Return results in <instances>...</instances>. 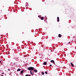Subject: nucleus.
I'll return each mask as SVG.
<instances>
[{"mask_svg": "<svg viewBox=\"0 0 76 76\" xmlns=\"http://www.w3.org/2000/svg\"><path fill=\"white\" fill-rule=\"evenodd\" d=\"M8 70L9 71H10V69H8Z\"/></svg>", "mask_w": 76, "mask_h": 76, "instance_id": "16", "label": "nucleus"}, {"mask_svg": "<svg viewBox=\"0 0 76 76\" xmlns=\"http://www.w3.org/2000/svg\"><path fill=\"white\" fill-rule=\"evenodd\" d=\"M23 70H22L21 71L20 73L21 74H23Z\"/></svg>", "mask_w": 76, "mask_h": 76, "instance_id": "5", "label": "nucleus"}, {"mask_svg": "<svg viewBox=\"0 0 76 76\" xmlns=\"http://www.w3.org/2000/svg\"><path fill=\"white\" fill-rule=\"evenodd\" d=\"M0 46H1V45H0Z\"/></svg>", "mask_w": 76, "mask_h": 76, "instance_id": "21", "label": "nucleus"}, {"mask_svg": "<svg viewBox=\"0 0 76 76\" xmlns=\"http://www.w3.org/2000/svg\"><path fill=\"white\" fill-rule=\"evenodd\" d=\"M1 76H4V75H1Z\"/></svg>", "mask_w": 76, "mask_h": 76, "instance_id": "20", "label": "nucleus"}, {"mask_svg": "<svg viewBox=\"0 0 76 76\" xmlns=\"http://www.w3.org/2000/svg\"><path fill=\"white\" fill-rule=\"evenodd\" d=\"M57 18L58 19V22H59V21H60V20H59V17H58Z\"/></svg>", "mask_w": 76, "mask_h": 76, "instance_id": "9", "label": "nucleus"}, {"mask_svg": "<svg viewBox=\"0 0 76 76\" xmlns=\"http://www.w3.org/2000/svg\"><path fill=\"white\" fill-rule=\"evenodd\" d=\"M45 74L46 75H47V72L46 71L45 72Z\"/></svg>", "mask_w": 76, "mask_h": 76, "instance_id": "14", "label": "nucleus"}, {"mask_svg": "<svg viewBox=\"0 0 76 76\" xmlns=\"http://www.w3.org/2000/svg\"><path fill=\"white\" fill-rule=\"evenodd\" d=\"M34 72H38V71L36 70H34Z\"/></svg>", "mask_w": 76, "mask_h": 76, "instance_id": "12", "label": "nucleus"}, {"mask_svg": "<svg viewBox=\"0 0 76 76\" xmlns=\"http://www.w3.org/2000/svg\"><path fill=\"white\" fill-rule=\"evenodd\" d=\"M50 62L51 63H53V64H54V63H55V62H54V60H51L50 61Z\"/></svg>", "mask_w": 76, "mask_h": 76, "instance_id": "2", "label": "nucleus"}, {"mask_svg": "<svg viewBox=\"0 0 76 76\" xmlns=\"http://www.w3.org/2000/svg\"><path fill=\"white\" fill-rule=\"evenodd\" d=\"M47 64V62H45L43 63V65H46Z\"/></svg>", "mask_w": 76, "mask_h": 76, "instance_id": "4", "label": "nucleus"}, {"mask_svg": "<svg viewBox=\"0 0 76 76\" xmlns=\"http://www.w3.org/2000/svg\"><path fill=\"white\" fill-rule=\"evenodd\" d=\"M28 69L29 70H33L34 69V67H28Z\"/></svg>", "mask_w": 76, "mask_h": 76, "instance_id": "1", "label": "nucleus"}, {"mask_svg": "<svg viewBox=\"0 0 76 76\" xmlns=\"http://www.w3.org/2000/svg\"><path fill=\"white\" fill-rule=\"evenodd\" d=\"M4 74V72L2 73V74H3H3Z\"/></svg>", "mask_w": 76, "mask_h": 76, "instance_id": "17", "label": "nucleus"}, {"mask_svg": "<svg viewBox=\"0 0 76 76\" xmlns=\"http://www.w3.org/2000/svg\"><path fill=\"white\" fill-rule=\"evenodd\" d=\"M61 34H58V37H59V38H61Z\"/></svg>", "mask_w": 76, "mask_h": 76, "instance_id": "3", "label": "nucleus"}, {"mask_svg": "<svg viewBox=\"0 0 76 76\" xmlns=\"http://www.w3.org/2000/svg\"><path fill=\"white\" fill-rule=\"evenodd\" d=\"M42 75H44V72H42Z\"/></svg>", "mask_w": 76, "mask_h": 76, "instance_id": "13", "label": "nucleus"}, {"mask_svg": "<svg viewBox=\"0 0 76 76\" xmlns=\"http://www.w3.org/2000/svg\"><path fill=\"white\" fill-rule=\"evenodd\" d=\"M70 42H69V44H70Z\"/></svg>", "mask_w": 76, "mask_h": 76, "instance_id": "18", "label": "nucleus"}, {"mask_svg": "<svg viewBox=\"0 0 76 76\" xmlns=\"http://www.w3.org/2000/svg\"><path fill=\"white\" fill-rule=\"evenodd\" d=\"M44 18V17H42L41 18V20H43Z\"/></svg>", "mask_w": 76, "mask_h": 76, "instance_id": "7", "label": "nucleus"}, {"mask_svg": "<svg viewBox=\"0 0 76 76\" xmlns=\"http://www.w3.org/2000/svg\"><path fill=\"white\" fill-rule=\"evenodd\" d=\"M0 63H1V61H0Z\"/></svg>", "mask_w": 76, "mask_h": 76, "instance_id": "19", "label": "nucleus"}, {"mask_svg": "<svg viewBox=\"0 0 76 76\" xmlns=\"http://www.w3.org/2000/svg\"><path fill=\"white\" fill-rule=\"evenodd\" d=\"M70 64H71V66H72V67H74V65H73V64L72 63H71Z\"/></svg>", "mask_w": 76, "mask_h": 76, "instance_id": "6", "label": "nucleus"}, {"mask_svg": "<svg viewBox=\"0 0 76 76\" xmlns=\"http://www.w3.org/2000/svg\"><path fill=\"white\" fill-rule=\"evenodd\" d=\"M25 76H31V75H29L28 74L26 75Z\"/></svg>", "mask_w": 76, "mask_h": 76, "instance_id": "10", "label": "nucleus"}, {"mask_svg": "<svg viewBox=\"0 0 76 76\" xmlns=\"http://www.w3.org/2000/svg\"><path fill=\"white\" fill-rule=\"evenodd\" d=\"M17 71H20V69H17Z\"/></svg>", "mask_w": 76, "mask_h": 76, "instance_id": "11", "label": "nucleus"}, {"mask_svg": "<svg viewBox=\"0 0 76 76\" xmlns=\"http://www.w3.org/2000/svg\"><path fill=\"white\" fill-rule=\"evenodd\" d=\"M30 73L31 74V75H33V73L32 72V71H30Z\"/></svg>", "mask_w": 76, "mask_h": 76, "instance_id": "8", "label": "nucleus"}, {"mask_svg": "<svg viewBox=\"0 0 76 76\" xmlns=\"http://www.w3.org/2000/svg\"><path fill=\"white\" fill-rule=\"evenodd\" d=\"M50 67H51V66H52V65H50Z\"/></svg>", "mask_w": 76, "mask_h": 76, "instance_id": "15", "label": "nucleus"}]
</instances>
